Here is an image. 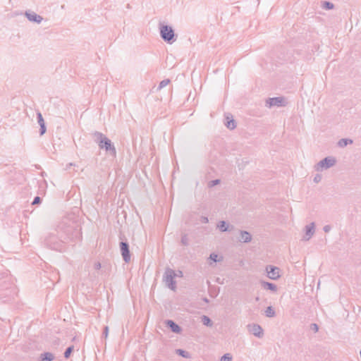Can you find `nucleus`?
<instances>
[{"label":"nucleus","instance_id":"obj_28","mask_svg":"<svg viewBox=\"0 0 361 361\" xmlns=\"http://www.w3.org/2000/svg\"><path fill=\"white\" fill-rule=\"evenodd\" d=\"M219 183H220V180H219V179L213 180H211L209 182L208 186L209 188H212V187L218 185Z\"/></svg>","mask_w":361,"mask_h":361},{"label":"nucleus","instance_id":"obj_27","mask_svg":"<svg viewBox=\"0 0 361 361\" xmlns=\"http://www.w3.org/2000/svg\"><path fill=\"white\" fill-rule=\"evenodd\" d=\"M37 122H38L39 125L45 124L44 118L42 117V115L40 112H38L37 114Z\"/></svg>","mask_w":361,"mask_h":361},{"label":"nucleus","instance_id":"obj_21","mask_svg":"<svg viewBox=\"0 0 361 361\" xmlns=\"http://www.w3.org/2000/svg\"><path fill=\"white\" fill-rule=\"evenodd\" d=\"M202 322L203 323L204 325H205L207 326H212L213 324V323H212V320L209 319V317L206 315H203L202 317Z\"/></svg>","mask_w":361,"mask_h":361},{"label":"nucleus","instance_id":"obj_19","mask_svg":"<svg viewBox=\"0 0 361 361\" xmlns=\"http://www.w3.org/2000/svg\"><path fill=\"white\" fill-rule=\"evenodd\" d=\"M265 314L267 317H274L276 315L275 311L271 306H269L265 310Z\"/></svg>","mask_w":361,"mask_h":361},{"label":"nucleus","instance_id":"obj_8","mask_svg":"<svg viewBox=\"0 0 361 361\" xmlns=\"http://www.w3.org/2000/svg\"><path fill=\"white\" fill-rule=\"evenodd\" d=\"M266 271L267 276L272 280H276L280 277V269L279 267L269 265L266 267Z\"/></svg>","mask_w":361,"mask_h":361},{"label":"nucleus","instance_id":"obj_36","mask_svg":"<svg viewBox=\"0 0 361 361\" xmlns=\"http://www.w3.org/2000/svg\"><path fill=\"white\" fill-rule=\"evenodd\" d=\"M331 227L330 225H326L324 226L323 230L325 233H328L330 231Z\"/></svg>","mask_w":361,"mask_h":361},{"label":"nucleus","instance_id":"obj_6","mask_svg":"<svg viewBox=\"0 0 361 361\" xmlns=\"http://www.w3.org/2000/svg\"><path fill=\"white\" fill-rule=\"evenodd\" d=\"M286 104V99L283 97L269 98L266 101V106L269 108L272 106H285Z\"/></svg>","mask_w":361,"mask_h":361},{"label":"nucleus","instance_id":"obj_12","mask_svg":"<svg viewBox=\"0 0 361 361\" xmlns=\"http://www.w3.org/2000/svg\"><path fill=\"white\" fill-rule=\"evenodd\" d=\"M217 228L221 231V232H226V231H233L235 229L234 226L228 224L225 221H221L219 222L217 225Z\"/></svg>","mask_w":361,"mask_h":361},{"label":"nucleus","instance_id":"obj_10","mask_svg":"<svg viewBox=\"0 0 361 361\" xmlns=\"http://www.w3.org/2000/svg\"><path fill=\"white\" fill-rule=\"evenodd\" d=\"M25 15L28 19V20L36 23L37 24H39L43 20V18L41 16L37 14L34 11H26Z\"/></svg>","mask_w":361,"mask_h":361},{"label":"nucleus","instance_id":"obj_5","mask_svg":"<svg viewBox=\"0 0 361 361\" xmlns=\"http://www.w3.org/2000/svg\"><path fill=\"white\" fill-rule=\"evenodd\" d=\"M336 163V160L334 157H327L319 161L314 166L315 170L317 171H322L324 169H328L334 166Z\"/></svg>","mask_w":361,"mask_h":361},{"label":"nucleus","instance_id":"obj_18","mask_svg":"<svg viewBox=\"0 0 361 361\" xmlns=\"http://www.w3.org/2000/svg\"><path fill=\"white\" fill-rule=\"evenodd\" d=\"M225 125L230 130H233L236 127L235 121L233 118L229 119L228 116H226V123Z\"/></svg>","mask_w":361,"mask_h":361},{"label":"nucleus","instance_id":"obj_30","mask_svg":"<svg viewBox=\"0 0 361 361\" xmlns=\"http://www.w3.org/2000/svg\"><path fill=\"white\" fill-rule=\"evenodd\" d=\"M108 335H109V327L107 326H105L104 327L103 336L105 338H106L108 337Z\"/></svg>","mask_w":361,"mask_h":361},{"label":"nucleus","instance_id":"obj_26","mask_svg":"<svg viewBox=\"0 0 361 361\" xmlns=\"http://www.w3.org/2000/svg\"><path fill=\"white\" fill-rule=\"evenodd\" d=\"M209 259L214 262H219L221 259H219L218 255L216 253H212L209 256Z\"/></svg>","mask_w":361,"mask_h":361},{"label":"nucleus","instance_id":"obj_38","mask_svg":"<svg viewBox=\"0 0 361 361\" xmlns=\"http://www.w3.org/2000/svg\"><path fill=\"white\" fill-rule=\"evenodd\" d=\"M72 166H74V164L73 163H69L66 165V170H68Z\"/></svg>","mask_w":361,"mask_h":361},{"label":"nucleus","instance_id":"obj_16","mask_svg":"<svg viewBox=\"0 0 361 361\" xmlns=\"http://www.w3.org/2000/svg\"><path fill=\"white\" fill-rule=\"evenodd\" d=\"M39 361H52L54 359V355L51 353H44L40 355Z\"/></svg>","mask_w":361,"mask_h":361},{"label":"nucleus","instance_id":"obj_4","mask_svg":"<svg viewBox=\"0 0 361 361\" xmlns=\"http://www.w3.org/2000/svg\"><path fill=\"white\" fill-rule=\"evenodd\" d=\"M176 276L175 271L171 268H166L163 276V281L166 286L172 290H175L176 283L174 278Z\"/></svg>","mask_w":361,"mask_h":361},{"label":"nucleus","instance_id":"obj_22","mask_svg":"<svg viewBox=\"0 0 361 361\" xmlns=\"http://www.w3.org/2000/svg\"><path fill=\"white\" fill-rule=\"evenodd\" d=\"M170 82V80L169 79H165V80H161L160 82H159V85L157 87V90H161L163 87H166L168 84H169Z\"/></svg>","mask_w":361,"mask_h":361},{"label":"nucleus","instance_id":"obj_15","mask_svg":"<svg viewBox=\"0 0 361 361\" xmlns=\"http://www.w3.org/2000/svg\"><path fill=\"white\" fill-rule=\"evenodd\" d=\"M261 283L263 288L267 290H270L273 292H276L277 290V286L274 283L266 281H262Z\"/></svg>","mask_w":361,"mask_h":361},{"label":"nucleus","instance_id":"obj_9","mask_svg":"<svg viewBox=\"0 0 361 361\" xmlns=\"http://www.w3.org/2000/svg\"><path fill=\"white\" fill-rule=\"evenodd\" d=\"M249 331L256 337L262 338L264 336L263 329L259 324L250 325Z\"/></svg>","mask_w":361,"mask_h":361},{"label":"nucleus","instance_id":"obj_34","mask_svg":"<svg viewBox=\"0 0 361 361\" xmlns=\"http://www.w3.org/2000/svg\"><path fill=\"white\" fill-rule=\"evenodd\" d=\"M321 180H322V176H321V175H319V174H317V175L314 176V183H319V182H320V181H321Z\"/></svg>","mask_w":361,"mask_h":361},{"label":"nucleus","instance_id":"obj_7","mask_svg":"<svg viewBox=\"0 0 361 361\" xmlns=\"http://www.w3.org/2000/svg\"><path fill=\"white\" fill-rule=\"evenodd\" d=\"M119 245L123 259L126 263L129 262L130 260V253L128 243L121 241Z\"/></svg>","mask_w":361,"mask_h":361},{"label":"nucleus","instance_id":"obj_24","mask_svg":"<svg viewBox=\"0 0 361 361\" xmlns=\"http://www.w3.org/2000/svg\"><path fill=\"white\" fill-rule=\"evenodd\" d=\"M334 4L329 1H324L323 2V8H325V9H327V10H329V9H332L334 8Z\"/></svg>","mask_w":361,"mask_h":361},{"label":"nucleus","instance_id":"obj_11","mask_svg":"<svg viewBox=\"0 0 361 361\" xmlns=\"http://www.w3.org/2000/svg\"><path fill=\"white\" fill-rule=\"evenodd\" d=\"M315 231L314 229V223H311L309 225L305 226V235L303 237L304 240H309L312 236L314 235Z\"/></svg>","mask_w":361,"mask_h":361},{"label":"nucleus","instance_id":"obj_32","mask_svg":"<svg viewBox=\"0 0 361 361\" xmlns=\"http://www.w3.org/2000/svg\"><path fill=\"white\" fill-rule=\"evenodd\" d=\"M310 329L313 330L314 332H317L319 330V326L317 324H312L310 325Z\"/></svg>","mask_w":361,"mask_h":361},{"label":"nucleus","instance_id":"obj_37","mask_svg":"<svg viewBox=\"0 0 361 361\" xmlns=\"http://www.w3.org/2000/svg\"><path fill=\"white\" fill-rule=\"evenodd\" d=\"M100 268H101V264H100V262H96V263L94 264V269H99Z\"/></svg>","mask_w":361,"mask_h":361},{"label":"nucleus","instance_id":"obj_33","mask_svg":"<svg viewBox=\"0 0 361 361\" xmlns=\"http://www.w3.org/2000/svg\"><path fill=\"white\" fill-rule=\"evenodd\" d=\"M41 198L39 197V196H37L34 198V200L32 202V204H39L41 202Z\"/></svg>","mask_w":361,"mask_h":361},{"label":"nucleus","instance_id":"obj_1","mask_svg":"<svg viewBox=\"0 0 361 361\" xmlns=\"http://www.w3.org/2000/svg\"><path fill=\"white\" fill-rule=\"evenodd\" d=\"M81 228L78 223L64 219L53 231L44 238L45 245L54 250L62 252L64 245L81 239Z\"/></svg>","mask_w":361,"mask_h":361},{"label":"nucleus","instance_id":"obj_14","mask_svg":"<svg viewBox=\"0 0 361 361\" xmlns=\"http://www.w3.org/2000/svg\"><path fill=\"white\" fill-rule=\"evenodd\" d=\"M166 326L171 330L172 332L179 334L181 331V328L173 321L166 320Z\"/></svg>","mask_w":361,"mask_h":361},{"label":"nucleus","instance_id":"obj_29","mask_svg":"<svg viewBox=\"0 0 361 361\" xmlns=\"http://www.w3.org/2000/svg\"><path fill=\"white\" fill-rule=\"evenodd\" d=\"M231 360L232 357L228 353L224 355L221 358V361H231Z\"/></svg>","mask_w":361,"mask_h":361},{"label":"nucleus","instance_id":"obj_20","mask_svg":"<svg viewBox=\"0 0 361 361\" xmlns=\"http://www.w3.org/2000/svg\"><path fill=\"white\" fill-rule=\"evenodd\" d=\"M176 353L177 355H178L183 357H185V358L190 357V354L188 352H187L184 350H182V349H177L176 350Z\"/></svg>","mask_w":361,"mask_h":361},{"label":"nucleus","instance_id":"obj_2","mask_svg":"<svg viewBox=\"0 0 361 361\" xmlns=\"http://www.w3.org/2000/svg\"><path fill=\"white\" fill-rule=\"evenodd\" d=\"M94 141L98 144L100 149H104L110 155L116 157V150L111 141L104 134L99 132L94 133Z\"/></svg>","mask_w":361,"mask_h":361},{"label":"nucleus","instance_id":"obj_39","mask_svg":"<svg viewBox=\"0 0 361 361\" xmlns=\"http://www.w3.org/2000/svg\"><path fill=\"white\" fill-rule=\"evenodd\" d=\"M72 166H74V164L73 163H69L66 165V170H68Z\"/></svg>","mask_w":361,"mask_h":361},{"label":"nucleus","instance_id":"obj_23","mask_svg":"<svg viewBox=\"0 0 361 361\" xmlns=\"http://www.w3.org/2000/svg\"><path fill=\"white\" fill-rule=\"evenodd\" d=\"M73 345H71L69 346L68 348H66L65 353H64V357L65 358H68L71 354V353L73 352Z\"/></svg>","mask_w":361,"mask_h":361},{"label":"nucleus","instance_id":"obj_17","mask_svg":"<svg viewBox=\"0 0 361 361\" xmlns=\"http://www.w3.org/2000/svg\"><path fill=\"white\" fill-rule=\"evenodd\" d=\"M353 141L350 138H342L338 140L337 145L339 147L343 148L346 147L348 145L353 144Z\"/></svg>","mask_w":361,"mask_h":361},{"label":"nucleus","instance_id":"obj_35","mask_svg":"<svg viewBox=\"0 0 361 361\" xmlns=\"http://www.w3.org/2000/svg\"><path fill=\"white\" fill-rule=\"evenodd\" d=\"M200 221L203 224H207L209 221V219L207 216H201Z\"/></svg>","mask_w":361,"mask_h":361},{"label":"nucleus","instance_id":"obj_25","mask_svg":"<svg viewBox=\"0 0 361 361\" xmlns=\"http://www.w3.org/2000/svg\"><path fill=\"white\" fill-rule=\"evenodd\" d=\"M181 243H182V245H185V246L188 245L189 240H188V238L186 234H184L182 235Z\"/></svg>","mask_w":361,"mask_h":361},{"label":"nucleus","instance_id":"obj_31","mask_svg":"<svg viewBox=\"0 0 361 361\" xmlns=\"http://www.w3.org/2000/svg\"><path fill=\"white\" fill-rule=\"evenodd\" d=\"M39 126H40L39 133H40V135H42L46 132V126H45V124L39 125Z\"/></svg>","mask_w":361,"mask_h":361},{"label":"nucleus","instance_id":"obj_13","mask_svg":"<svg viewBox=\"0 0 361 361\" xmlns=\"http://www.w3.org/2000/svg\"><path fill=\"white\" fill-rule=\"evenodd\" d=\"M240 237L238 241L241 243H250L252 240V235L246 231H239Z\"/></svg>","mask_w":361,"mask_h":361},{"label":"nucleus","instance_id":"obj_3","mask_svg":"<svg viewBox=\"0 0 361 361\" xmlns=\"http://www.w3.org/2000/svg\"><path fill=\"white\" fill-rule=\"evenodd\" d=\"M159 28L160 36L164 42L171 44L176 40L177 36L175 35L174 30L171 26L160 22Z\"/></svg>","mask_w":361,"mask_h":361}]
</instances>
